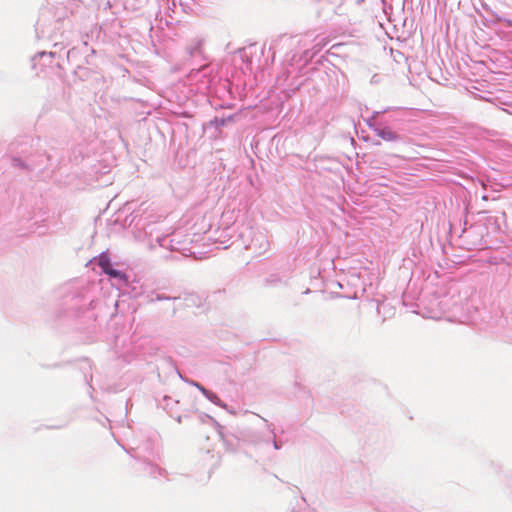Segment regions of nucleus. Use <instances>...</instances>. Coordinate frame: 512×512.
I'll return each mask as SVG.
<instances>
[{
	"instance_id": "nucleus-2",
	"label": "nucleus",
	"mask_w": 512,
	"mask_h": 512,
	"mask_svg": "<svg viewBox=\"0 0 512 512\" xmlns=\"http://www.w3.org/2000/svg\"><path fill=\"white\" fill-rule=\"evenodd\" d=\"M375 133L378 137L383 139L384 141H394L397 139V135L395 132H393L390 128L384 127V128H377L375 130Z\"/></svg>"
},
{
	"instance_id": "nucleus-1",
	"label": "nucleus",
	"mask_w": 512,
	"mask_h": 512,
	"mask_svg": "<svg viewBox=\"0 0 512 512\" xmlns=\"http://www.w3.org/2000/svg\"><path fill=\"white\" fill-rule=\"evenodd\" d=\"M98 264L102 268L103 272L106 273L107 275L114 277V278L123 277V274L121 271L112 268L108 257L101 256Z\"/></svg>"
}]
</instances>
